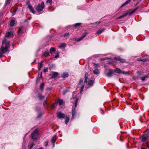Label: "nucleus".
I'll return each instance as SVG.
<instances>
[{"label":"nucleus","instance_id":"19","mask_svg":"<svg viewBox=\"0 0 149 149\" xmlns=\"http://www.w3.org/2000/svg\"><path fill=\"white\" fill-rule=\"evenodd\" d=\"M57 102L60 105H61L63 103V100L62 99H59L57 101Z\"/></svg>","mask_w":149,"mask_h":149},{"label":"nucleus","instance_id":"15","mask_svg":"<svg viewBox=\"0 0 149 149\" xmlns=\"http://www.w3.org/2000/svg\"><path fill=\"white\" fill-rule=\"evenodd\" d=\"M28 8L32 12L33 14H35V12L32 6L30 5L28 6Z\"/></svg>","mask_w":149,"mask_h":149},{"label":"nucleus","instance_id":"41","mask_svg":"<svg viewBox=\"0 0 149 149\" xmlns=\"http://www.w3.org/2000/svg\"><path fill=\"white\" fill-rule=\"evenodd\" d=\"M81 24V23H77L75 24V26H79Z\"/></svg>","mask_w":149,"mask_h":149},{"label":"nucleus","instance_id":"39","mask_svg":"<svg viewBox=\"0 0 149 149\" xmlns=\"http://www.w3.org/2000/svg\"><path fill=\"white\" fill-rule=\"evenodd\" d=\"M38 97L40 99H42L44 98V96H42L40 94L38 95Z\"/></svg>","mask_w":149,"mask_h":149},{"label":"nucleus","instance_id":"3","mask_svg":"<svg viewBox=\"0 0 149 149\" xmlns=\"http://www.w3.org/2000/svg\"><path fill=\"white\" fill-rule=\"evenodd\" d=\"M38 130L36 129L31 134V138L33 140H36L38 138Z\"/></svg>","mask_w":149,"mask_h":149},{"label":"nucleus","instance_id":"14","mask_svg":"<svg viewBox=\"0 0 149 149\" xmlns=\"http://www.w3.org/2000/svg\"><path fill=\"white\" fill-rule=\"evenodd\" d=\"M56 136L55 135L52 137V139L51 141V142L54 144V143L56 142Z\"/></svg>","mask_w":149,"mask_h":149},{"label":"nucleus","instance_id":"35","mask_svg":"<svg viewBox=\"0 0 149 149\" xmlns=\"http://www.w3.org/2000/svg\"><path fill=\"white\" fill-rule=\"evenodd\" d=\"M10 0H6L5 3V6H6L7 5V4H8L9 3Z\"/></svg>","mask_w":149,"mask_h":149},{"label":"nucleus","instance_id":"1","mask_svg":"<svg viewBox=\"0 0 149 149\" xmlns=\"http://www.w3.org/2000/svg\"><path fill=\"white\" fill-rule=\"evenodd\" d=\"M2 44V46L0 49V57L2 54L7 51L9 47V42L7 41L5 39L3 40Z\"/></svg>","mask_w":149,"mask_h":149},{"label":"nucleus","instance_id":"40","mask_svg":"<svg viewBox=\"0 0 149 149\" xmlns=\"http://www.w3.org/2000/svg\"><path fill=\"white\" fill-rule=\"evenodd\" d=\"M56 106V103L53 104L52 105V108H54Z\"/></svg>","mask_w":149,"mask_h":149},{"label":"nucleus","instance_id":"9","mask_svg":"<svg viewBox=\"0 0 149 149\" xmlns=\"http://www.w3.org/2000/svg\"><path fill=\"white\" fill-rule=\"evenodd\" d=\"M93 81L92 80H90L88 82V84H86L84 86H85V88H88L89 86L93 85Z\"/></svg>","mask_w":149,"mask_h":149},{"label":"nucleus","instance_id":"48","mask_svg":"<svg viewBox=\"0 0 149 149\" xmlns=\"http://www.w3.org/2000/svg\"><path fill=\"white\" fill-rule=\"evenodd\" d=\"M100 23V22H97L95 23L96 24H99Z\"/></svg>","mask_w":149,"mask_h":149},{"label":"nucleus","instance_id":"36","mask_svg":"<svg viewBox=\"0 0 149 149\" xmlns=\"http://www.w3.org/2000/svg\"><path fill=\"white\" fill-rule=\"evenodd\" d=\"M22 29V27H20L19 28V29H18V33H19L21 32Z\"/></svg>","mask_w":149,"mask_h":149},{"label":"nucleus","instance_id":"10","mask_svg":"<svg viewBox=\"0 0 149 149\" xmlns=\"http://www.w3.org/2000/svg\"><path fill=\"white\" fill-rule=\"evenodd\" d=\"M57 116L60 118H63L65 117V115L64 113L59 112L57 113Z\"/></svg>","mask_w":149,"mask_h":149},{"label":"nucleus","instance_id":"12","mask_svg":"<svg viewBox=\"0 0 149 149\" xmlns=\"http://www.w3.org/2000/svg\"><path fill=\"white\" fill-rule=\"evenodd\" d=\"M148 137V136L147 134H143L142 136V141H146Z\"/></svg>","mask_w":149,"mask_h":149},{"label":"nucleus","instance_id":"43","mask_svg":"<svg viewBox=\"0 0 149 149\" xmlns=\"http://www.w3.org/2000/svg\"><path fill=\"white\" fill-rule=\"evenodd\" d=\"M48 70L47 68H45L44 70V71L45 72H47L48 71Z\"/></svg>","mask_w":149,"mask_h":149},{"label":"nucleus","instance_id":"7","mask_svg":"<svg viewBox=\"0 0 149 149\" xmlns=\"http://www.w3.org/2000/svg\"><path fill=\"white\" fill-rule=\"evenodd\" d=\"M114 71L118 74L122 73L123 74H127V72H125L124 71H122L121 70L118 68H116L114 70Z\"/></svg>","mask_w":149,"mask_h":149},{"label":"nucleus","instance_id":"52","mask_svg":"<svg viewBox=\"0 0 149 149\" xmlns=\"http://www.w3.org/2000/svg\"><path fill=\"white\" fill-rule=\"evenodd\" d=\"M39 149H43L41 148H40Z\"/></svg>","mask_w":149,"mask_h":149},{"label":"nucleus","instance_id":"32","mask_svg":"<svg viewBox=\"0 0 149 149\" xmlns=\"http://www.w3.org/2000/svg\"><path fill=\"white\" fill-rule=\"evenodd\" d=\"M147 77V75L144 76L141 78V79L142 81H144L146 79Z\"/></svg>","mask_w":149,"mask_h":149},{"label":"nucleus","instance_id":"27","mask_svg":"<svg viewBox=\"0 0 149 149\" xmlns=\"http://www.w3.org/2000/svg\"><path fill=\"white\" fill-rule=\"evenodd\" d=\"M66 46V44L65 43H63L61 44L59 46V47L60 48L65 47Z\"/></svg>","mask_w":149,"mask_h":149},{"label":"nucleus","instance_id":"23","mask_svg":"<svg viewBox=\"0 0 149 149\" xmlns=\"http://www.w3.org/2000/svg\"><path fill=\"white\" fill-rule=\"evenodd\" d=\"M93 73L95 74H99L100 72L98 69H95L93 71Z\"/></svg>","mask_w":149,"mask_h":149},{"label":"nucleus","instance_id":"8","mask_svg":"<svg viewBox=\"0 0 149 149\" xmlns=\"http://www.w3.org/2000/svg\"><path fill=\"white\" fill-rule=\"evenodd\" d=\"M13 32L12 31L7 32L5 35V37L7 38H11L13 36Z\"/></svg>","mask_w":149,"mask_h":149},{"label":"nucleus","instance_id":"22","mask_svg":"<svg viewBox=\"0 0 149 149\" xmlns=\"http://www.w3.org/2000/svg\"><path fill=\"white\" fill-rule=\"evenodd\" d=\"M58 75V73L56 72H53L52 74V76L54 78L56 77Z\"/></svg>","mask_w":149,"mask_h":149},{"label":"nucleus","instance_id":"51","mask_svg":"<svg viewBox=\"0 0 149 149\" xmlns=\"http://www.w3.org/2000/svg\"><path fill=\"white\" fill-rule=\"evenodd\" d=\"M25 22H27V19H26L25 20Z\"/></svg>","mask_w":149,"mask_h":149},{"label":"nucleus","instance_id":"50","mask_svg":"<svg viewBox=\"0 0 149 149\" xmlns=\"http://www.w3.org/2000/svg\"><path fill=\"white\" fill-rule=\"evenodd\" d=\"M16 12V10L15 11L14 13L13 14V15Z\"/></svg>","mask_w":149,"mask_h":149},{"label":"nucleus","instance_id":"28","mask_svg":"<svg viewBox=\"0 0 149 149\" xmlns=\"http://www.w3.org/2000/svg\"><path fill=\"white\" fill-rule=\"evenodd\" d=\"M35 145L33 143H32L31 144L29 145V149H32L33 146Z\"/></svg>","mask_w":149,"mask_h":149},{"label":"nucleus","instance_id":"6","mask_svg":"<svg viewBox=\"0 0 149 149\" xmlns=\"http://www.w3.org/2000/svg\"><path fill=\"white\" fill-rule=\"evenodd\" d=\"M137 8H136V9L133 10L130 13V12H128L125 14L123 15L122 16H120L118 18H117L116 19H118L121 18L123 17H124L126 16L127 15H131L135 11H136L137 10Z\"/></svg>","mask_w":149,"mask_h":149},{"label":"nucleus","instance_id":"21","mask_svg":"<svg viewBox=\"0 0 149 149\" xmlns=\"http://www.w3.org/2000/svg\"><path fill=\"white\" fill-rule=\"evenodd\" d=\"M50 53L51 54H52L53 52H55L56 50L54 48L52 47L50 49Z\"/></svg>","mask_w":149,"mask_h":149},{"label":"nucleus","instance_id":"2","mask_svg":"<svg viewBox=\"0 0 149 149\" xmlns=\"http://www.w3.org/2000/svg\"><path fill=\"white\" fill-rule=\"evenodd\" d=\"M88 75V73L86 72L85 74L84 77L85 80L84 82H83V79H81L79 80L77 88H79L80 90V92L81 93L83 92L85 85L86 84H87V80Z\"/></svg>","mask_w":149,"mask_h":149},{"label":"nucleus","instance_id":"33","mask_svg":"<svg viewBox=\"0 0 149 149\" xmlns=\"http://www.w3.org/2000/svg\"><path fill=\"white\" fill-rule=\"evenodd\" d=\"M26 4H27L28 6H29L31 5L30 4V1H29V0H27L26 1Z\"/></svg>","mask_w":149,"mask_h":149},{"label":"nucleus","instance_id":"17","mask_svg":"<svg viewBox=\"0 0 149 149\" xmlns=\"http://www.w3.org/2000/svg\"><path fill=\"white\" fill-rule=\"evenodd\" d=\"M131 1V0H127L124 3H123L120 7H123L126 5L128 4Z\"/></svg>","mask_w":149,"mask_h":149},{"label":"nucleus","instance_id":"53","mask_svg":"<svg viewBox=\"0 0 149 149\" xmlns=\"http://www.w3.org/2000/svg\"><path fill=\"white\" fill-rule=\"evenodd\" d=\"M104 60V59H101V60L102 61V60Z\"/></svg>","mask_w":149,"mask_h":149},{"label":"nucleus","instance_id":"46","mask_svg":"<svg viewBox=\"0 0 149 149\" xmlns=\"http://www.w3.org/2000/svg\"><path fill=\"white\" fill-rule=\"evenodd\" d=\"M147 147L149 148V143H147Z\"/></svg>","mask_w":149,"mask_h":149},{"label":"nucleus","instance_id":"45","mask_svg":"<svg viewBox=\"0 0 149 149\" xmlns=\"http://www.w3.org/2000/svg\"><path fill=\"white\" fill-rule=\"evenodd\" d=\"M58 56H59V54H57L55 56L54 58H57L58 57Z\"/></svg>","mask_w":149,"mask_h":149},{"label":"nucleus","instance_id":"54","mask_svg":"<svg viewBox=\"0 0 149 149\" xmlns=\"http://www.w3.org/2000/svg\"><path fill=\"white\" fill-rule=\"evenodd\" d=\"M75 93V92H73V94H74Z\"/></svg>","mask_w":149,"mask_h":149},{"label":"nucleus","instance_id":"30","mask_svg":"<svg viewBox=\"0 0 149 149\" xmlns=\"http://www.w3.org/2000/svg\"><path fill=\"white\" fill-rule=\"evenodd\" d=\"M93 66L95 69H97V68L100 66L98 64H94Z\"/></svg>","mask_w":149,"mask_h":149},{"label":"nucleus","instance_id":"34","mask_svg":"<svg viewBox=\"0 0 149 149\" xmlns=\"http://www.w3.org/2000/svg\"><path fill=\"white\" fill-rule=\"evenodd\" d=\"M52 0H47L46 1L47 3H49L50 4H51L52 3Z\"/></svg>","mask_w":149,"mask_h":149},{"label":"nucleus","instance_id":"26","mask_svg":"<svg viewBox=\"0 0 149 149\" xmlns=\"http://www.w3.org/2000/svg\"><path fill=\"white\" fill-rule=\"evenodd\" d=\"M137 60L139 61H141L143 62H145L147 61V59H141V58H138Z\"/></svg>","mask_w":149,"mask_h":149},{"label":"nucleus","instance_id":"20","mask_svg":"<svg viewBox=\"0 0 149 149\" xmlns=\"http://www.w3.org/2000/svg\"><path fill=\"white\" fill-rule=\"evenodd\" d=\"M43 63V61H41L40 63H39V65L38 66V68L39 70H40L42 67V64Z\"/></svg>","mask_w":149,"mask_h":149},{"label":"nucleus","instance_id":"11","mask_svg":"<svg viewBox=\"0 0 149 149\" xmlns=\"http://www.w3.org/2000/svg\"><path fill=\"white\" fill-rule=\"evenodd\" d=\"M113 73V71L112 69H109L108 73L107 74V75L109 77H111Z\"/></svg>","mask_w":149,"mask_h":149},{"label":"nucleus","instance_id":"47","mask_svg":"<svg viewBox=\"0 0 149 149\" xmlns=\"http://www.w3.org/2000/svg\"><path fill=\"white\" fill-rule=\"evenodd\" d=\"M46 101H45V102H44L43 103V105H44L45 106V104H46Z\"/></svg>","mask_w":149,"mask_h":149},{"label":"nucleus","instance_id":"37","mask_svg":"<svg viewBox=\"0 0 149 149\" xmlns=\"http://www.w3.org/2000/svg\"><path fill=\"white\" fill-rule=\"evenodd\" d=\"M88 34V33L86 32H85L83 34V35L82 36L84 38Z\"/></svg>","mask_w":149,"mask_h":149},{"label":"nucleus","instance_id":"29","mask_svg":"<svg viewBox=\"0 0 149 149\" xmlns=\"http://www.w3.org/2000/svg\"><path fill=\"white\" fill-rule=\"evenodd\" d=\"M44 84L42 83L40 84V89L41 90H43L44 88Z\"/></svg>","mask_w":149,"mask_h":149},{"label":"nucleus","instance_id":"24","mask_svg":"<svg viewBox=\"0 0 149 149\" xmlns=\"http://www.w3.org/2000/svg\"><path fill=\"white\" fill-rule=\"evenodd\" d=\"M43 55L45 57H46L49 55V53L48 52H45L44 53Z\"/></svg>","mask_w":149,"mask_h":149},{"label":"nucleus","instance_id":"38","mask_svg":"<svg viewBox=\"0 0 149 149\" xmlns=\"http://www.w3.org/2000/svg\"><path fill=\"white\" fill-rule=\"evenodd\" d=\"M84 38L83 37V36H82V37H80V38H79L78 39H77V40L78 41H80V40H82Z\"/></svg>","mask_w":149,"mask_h":149},{"label":"nucleus","instance_id":"42","mask_svg":"<svg viewBox=\"0 0 149 149\" xmlns=\"http://www.w3.org/2000/svg\"><path fill=\"white\" fill-rule=\"evenodd\" d=\"M69 32H67L64 35V36H67L68 35H69Z\"/></svg>","mask_w":149,"mask_h":149},{"label":"nucleus","instance_id":"31","mask_svg":"<svg viewBox=\"0 0 149 149\" xmlns=\"http://www.w3.org/2000/svg\"><path fill=\"white\" fill-rule=\"evenodd\" d=\"M104 31V30L103 29H102L101 30H100L99 31H98L97 33H96V34H100V33H102V32Z\"/></svg>","mask_w":149,"mask_h":149},{"label":"nucleus","instance_id":"13","mask_svg":"<svg viewBox=\"0 0 149 149\" xmlns=\"http://www.w3.org/2000/svg\"><path fill=\"white\" fill-rule=\"evenodd\" d=\"M15 20L14 18H12L11 20L10 23V26H13L15 24Z\"/></svg>","mask_w":149,"mask_h":149},{"label":"nucleus","instance_id":"16","mask_svg":"<svg viewBox=\"0 0 149 149\" xmlns=\"http://www.w3.org/2000/svg\"><path fill=\"white\" fill-rule=\"evenodd\" d=\"M115 58L117 60H118L121 62H124L125 61L124 59L120 58V57H115Z\"/></svg>","mask_w":149,"mask_h":149},{"label":"nucleus","instance_id":"4","mask_svg":"<svg viewBox=\"0 0 149 149\" xmlns=\"http://www.w3.org/2000/svg\"><path fill=\"white\" fill-rule=\"evenodd\" d=\"M44 3L43 2H42L41 3L38 4L36 8V10L38 12H40L44 8Z\"/></svg>","mask_w":149,"mask_h":149},{"label":"nucleus","instance_id":"5","mask_svg":"<svg viewBox=\"0 0 149 149\" xmlns=\"http://www.w3.org/2000/svg\"><path fill=\"white\" fill-rule=\"evenodd\" d=\"M77 102L78 100L77 99H76L75 102V104L74 106V105L72 107V119H74V117L75 116V114L76 113V111L75 110V108L77 107Z\"/></svg>","mask_w":149,"mask_h":149},{"label":"nucleus","instance_id":"49","mask_svg":"<svg viewBox=\"0 0 149 149\" xmlns=\"http://www.w3.org/2000/svg\"><path fill=\"white\" fill-rule=\"evenodd\" d=\"M72 40H75L76 39L74 38H73L71 39Z\"/></svg>","mask_w":149,"mask_h":149},{"label":"nucleus","instance_id":"25","mask_svg":"<svg viewBox=\"0 0 149 149\" xmlns=\"http://www.w3.org/2000/svg\"><path fill=\"white\" fill-rule=\"evenodd\" d=\"M70 119V118L67 116L66 117L65 123L66 124H67L68 122Z\"/></svg>","mask_w":149,"mask_h":149},{"label":"nucleus","instance_id":"18","mask_svg":"<svg viewBox=\"0 0 149 149\" xmlns=\"http://www.w3.org/2000/svg\"><path fill=\"white\" fill-rule=\"evenodd\" d=\"M68 76V74L67 72H64L62 75V77L65 78L67 77Z\"/></svg>","mask_w":149,"mask_h":149},{"label":"nucleus","instance_id":"55","mask_svg":"<svg viewBox=\"0 0 149 149\" xmlns=\"http://www.w3.org/2000/svg\"><path fill=\"white\" fill-rule=\"evenodd\" d=\"M63 95H64V94H65V93H63Z\"/></svg>","mask_w":149,"mask_h":149},{"label":"nucleus","instance_id":"44","mask_svg":"<svg viewBox=\"0 0 149 149\" xmlns=\"http://www.w3.org/2000/svg\"><path fill=\"white\" fill-rule=\"evenodd\" d=\"M48 141H47L45 142L46 144H45V146H47V145L48 144Z\"/></svg>","mask_w":149,"mask_h":149}]
</instances>
